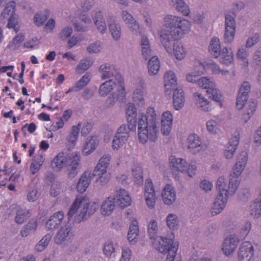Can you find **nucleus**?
I'll list each match as a JSON object with an SVG mask.
<instances>
[{"label":"nucleus","instance_id":"obj_4","mask_svg":"<svg viewBox=\"0 0 261 261\" xmlns=\"http://www.w3.org/2000/svg\"><path fill=\"white\" fill-rule=\"evenodd\" d=\"M99 207L98 202H90L86 196H77L72 204L67 216L69 220L80 223L94 213Z\"/></svg>","mask_w":261,"mask_h":261},{"label":"nucleus","instance_id":"obj_14","mask_svg":"<svg viewBox=\"0 0 261 261\" xmlns=\"http://www.w3.org/2000/svg\"><path fill=\"white\" fill-rule=\"evenodd\" d=\"M234 16V13H232L231 15L228 14L226 15L224 40L226 43L231 42L234 38L236 32Z\"/></svg>","mask_w":261,"mask_h":261},{"label":"nucleus","instance_id":"obj_3","mask_svg":"<svg viewBox=\"0 0 261 261\" xmlns=\"http://www.w3.org/2000/svg\"><path fill=\"white\" fill-rule=\"evenodd\" d=\"M138 138L144 144L148 140L155 141L159 134L157 115L153 107L147 109L146 115H139L138 117Z\"/></svg>","mask_w":261,"mask_h":261},{"label":"nucleus","instance_id":"obj_47","mask_svg":"<svg viewBox=\"0 0 261 261\" xmlns=\"http://www.w3.org/2000/svg\"><path fill=\"white\" fill-rule=\"evenodd\" d=\"M250 214L254 218H258L261 215V200L254 201L250 205Z\"/></svg>","mask_w":261,"mask_h":261},{"label":"nucleus","instance_id":"obj_43","mask_svg":"<svg viewBox=\"0 0 261 261\" xmlns=\"http://www.w3.org/2000/svg\"><path fill=\"white\" fill-rule=\"evenodd\" d=\"M172 2L177 11L185 15L189 14L190 9L183 0H172Z\"/></svg>","mask_w":261,"mask_h":261},{"label":"nucleus","instance_id":"obj_56","mask_svg":"<svg viewBox=\"0 0 261 261\" xmlns=\"http://www.w3.org/2000/svg\"><path fill=\"white\" fill-rule=\"evenodd\" d=\"M48 16L49 13L48 11L46 12V14L44 15L37 13L34 17L35 23L38 26L42 25L43 23L47 20Z\"/></svg>","mask_w":261,"mask_h":261},{"label":"nucleus","instance_id":"obj_44","mask_svg":"<svg viewBox=\"0 0 261 261\" xmlns=\"http://www.w3.org/2000/svg\"><path fill=\"white\" fill-rule=\"evenodd\" d=\"M188 148H196L200 146L201 144L199 137L196 134H191L188 138Z\"/></svg>","mask_w":261,"mask_h":261},{"label":"nucleus","instance_id":"obj_42","mask_svg":"<svg viewBox=\"0 0 261 261\" xmlns=\"http://www.w3.org/2000/svg\"><path fill=\"white\" fill-rule=\"evenodd\" d=\"M142 52L143 57L147 60L151 55L150 43L147 37L143 36L141 42Z\"/></svg>","mask_w":261,"mask_h":261},{"label":"nucleus","instance_id":"obj_25","mask_svg":"<svg viewBox=\"0 0 261 261\" xmlns=\"http://www.w3.org/2000/svg\"><path fill=\"white\" fill-rule=\"evenodd\" d=\"M157 230L158 224L156 221L155 220L150 221L148 226V232L151 240L157 241L156 243L155 242H153V243L154 244L155 247L159 245V242L161 241V238H163L165 239V240H168L173 236L174 237L173 232H171L170 233L169 239L164 237H156Z\"/></svg>","mask_w":261,"mask_h":261},{"label":"nucleus","instance_id":"obj_32","mask_svg":"<svg viewBox=\"0 0 261 261\" xmlns=\"http://www.w3.org/2000/svg\"><path fill=\"white\" fill-rule=\"evenodd\" d=\"M45 161V155L43 154L36 155L32 160L30 165V172L32 175L37 173L41 169Z\"/></svg>","mask_w":261,"mask_h":261},{"label":"nucleus","instance_id":"obj_46","mask_svg":"<svg viewBox=\"0 0 261 261\" xmlns=\"http://www.w3.org/2000/svg\"><path fill=\"white\" fill-rule=\"evenodd\" d=\"M30 216V213L29 211L21 209L17 211L15 217V221L18 224H22L26 221Z\"/></svg>","mask_w":261,"mask_h":261},{"label":"nucleus","instance_id":"obj_16","mask_svg":"<svg viewBox=\"0 0 261 261\" xmlns=\"http://www.w3.org/2000/svg\"><path fill=\"white\" fill-rule=\"evenodd\" d=\"M113 199L117 205L121 208L129 206L132 202V199L128 193L122 189H120L116 191Z\"/></svg>","mask_w":261,"mask_h":261},{"label":"nucleus","instance_id":"obj_50","mask_svg":"<svg viewBox=\"0 0 261 261\" xmlns=\"http://www.w3.org/2000/svg\"><path fill=\"white\" fill-rule=\"evenodd\" d=\"M90 75L86 73L84 75L80 80L76 82L75 84L76 89V92H77L84 87H85L90 81Z\"/></svg>","mask_w":261,"mask_h":261},{"label":"nucleus","instance_id":"obj_33","mask_svg":"<svg viewBox=\"0 0 261 261\" xmlns=\"http://www.w3.org/2000/svg\"><path fill=\"white\" fill-rule=\"evenodd\" d=\"M139 233V226L136 219H133L127 234V239L130 243L136 242Z\"/></svg>","mask_w":261,"mask_h":261},{"label":"nucleus","instance_id":"obj_8","mask_svg":"<svg viewBox=\"0 0 261 261\" xmlns=\"http://www.w3.org/2000/svg\"><path fill=\"white\" fill-rule=\"evenodd\" d=\"M209 51L215 58L220 57V62L226 66H228L233 61V54L230 48L225 47L221 51L219 39L217 37L212 39L208 47Z\"/></svg>","mask_w":261,"mask_h":261},{"label":"nucleus","instance_id":"obj_36","mask_svg":"<svg viewBox=\"0 0 261 261\" xmlns=\"http://www.w3.org/2000/svg\"><path fill=\"white\" fill-rule=\"evenodd\" d=\"M206 93L209 97L219 102L220 106L221 107H222V103L221 102L222 95L220 91L216 88L215 84H214L213 86L206 89Z\"/></svg>","mask_w":261,"mask_h":261},{"label":"nucleus","instance_id":"obj_5","mask_svg":"<svg viewBox=\"0 0 261 261\" xmlns=\"http://www.w3.org/2000/svg\"><path fill=\"white\" fill-rule=\"evenodd\" d=\"M81 161L79 152L68 153L61 151L59 152L51 160L50 165L53 170L60 172L63 169L68 171L69 177L72 178L77 174V169Z\"/></svg>","mask_w":261,"mask_h":261},{"label":"nucleus","instance_id":"obj_17","mask_svg":"<svg viewBox=\"0 0 261 261\" xmlns=\"http://www.w3.org/2000/svg\"><path fill=\"white\" fill-rule=\"evenodd\" d=\"M250 91V86L248 82L242 84L238 95L236 106L238 109L241 110L248 99V93Z\"/></svg>","mask_w":261,"mask_h":261},{"label":"nucleus","instance_id":"obj_31","mask_svg":"<svg viewBox=\"0 0 261 261\" xmlns=\"http://www.w3.org/2000/svg\"><path fill=\"white\" fill-rule=\"evenodd\" d=\"M115 207V202L111 197H107L102 203L100 211L102 215L110 216Z\"/></svg>","mask_w":261,"mask_h":261},{"label":"nucleus","instance_id":"obj_51","mask_svg":"<svg viewBox=\"0 0 261 261\" xmlns=\"http://www.w3.org/2000/svg\"><path fill=\"white\" fill-rule=\"evenodd\" d=\"M92 63L93 62L90 59H83L81 61L80 64L77 66L76 70L80 73H83L92 65Z\"/></svg>","mask_w":261,"mask_h":261},{"label":"nucleus","instance_id":"obj_45","mask_svg":"<svg viewBox=\"0 0 261 261\" xmlns=\"http://www.w3.org/2000/svg\"><path fill=\"white\" fill-rule=\"evenodd\" d=\"M114 67L109 64H104L100 66L99 68L100 71L102 73V79L105 80L107 78L111 77L114 75V72L112 70Z\"/></svg>","mask_w":261,"mask_h":261},{"label":"nucleus","instance_id":"obj_39","mask_svg":"<svg viewBox=\"0 0 261 261\" xmlns=\"http://www.w3.org/2000/svg\"><path fill=\"white\" fill-rule=\"evenodd\" d=\"M173 50L174 55L178 60H182L186 56L187 50L181 43L178 41L174 43Z\"/></svg>","mask_w":261,"mask_h":261},{"label":"nucleus","instance_id":"obj_10","mask_svg":"<svg viewBox=\"0 0 261 261\" xmlns=\"http://www.w3.org/2000/svg\"><path fill=\"white\" fill-rule=\"evenodd\" d=\"M187 162L185 160L176 158L173 155H171L169 158V165L172 171L173 174L175 176V178H177L176 172H180L181 173H187L189 176L192 177L195 175L196 171V166L195 164H190L187 166Z\"/></svg>","mask_w":261,"mask_h":261},{"label":"nucleus","instance_id":"obj_63","mask_svg":"<svg viewBox=\"0 0 261 261\" xmlns=\"http://www.w3.org/2000/svg\"><path fill=\"white\" fill-rule=\"evenodd\" d=\"M40 196V193L36 189L30 191L27 195V198L29 201L34 202L37 200Z\"/></svg>","mask_w":261,"mask_h":261},{"label":"nucleus","instance_id":"obj_53","mask_svg":"<svg viewBox=\"0 0 261 261\" xmlns=\"http://www.w3.org/2000/svg\"><path fill=\"white\" fill-rule=\"evenodd\" d=\"M167 225L171 229H175L178 224V218L176 215L172 214H169L167 217Z\"/></svg>","mask_w":261,"mask_h":261},{"label":"nucleus","instance_id":"obj_6","mask_svg":"<svg viewBox=\"0 0 261 261\" xmlns=\"http://www.w3.org/2000/svg\"><path fill=\"white\" fill-rule=\"evenodd\" d=\"M115 79L106 81L101 85L99 90V93L101 96L107 95L112 90L115 91L112 93V102L110 105L113 106L114 102L116 100H122L125 97L124 80L122 76L116 72Z\"/></svg>","mask_w":261,"mask_h":261},{"label":"nucleus","instance_id":"obj_18","mask_svg":"<svg viewBox=\"0 0 261 261\" xmlns=\"http://www.w3.org/2000/svg\"><path fill=\"white\" fill-rule=\"evenodd\" d=\"M145 196L147 205L153 208L155 204V190L151 179H147L145 185Z\"/></svg>","mask_w":261,"mask_h":261},{"label":"nucleus","instance_id":"obj_29","mask_svg":"<svg viewBox=\"0 0 261 261\" xmlns=\"http://www.w3.org/2000/svg\"><path fill=\"white\" fill-rule=\"evenodd\" d=\"M195 98L196 105L201 111L208 112L212 110L213 107L211 103L204 96L198 92L194 94Z\"/></svg>","mask_w":261,"mask_h":261},{"label":"nucleus","instance_id":"obj_28","mask_svg":"<svg viewBox=\"0 0 261 261\" xmlns=\"http://www.w3.org/2000/svg\"><path fill=\"white\" fill-rule=\"evenodd\" d=\"M121 17L123 20L136 35L141 33L140 31H138L139 30L138 24L130 14L126 11H123L121 13Z\"/></svg>","mask_w":261,"mask_h":261},{"label":"nucleus","instance_id":"obj_41","mask_svg":"<svg viewBox=\"0 0 261 261\" xmlns=\"http://www.w3.org/2000/svg\"><path fill=\"white\" fill-rule=\"evenodd\" d=\"M100 12L96 13L95 14L93 20L95 24L96 25L97 30L101 33H103L107 30V26L105 21H104L102 15Z\"/></svg>","mask_w":261,"mask_h":261},{"label":"nucleus","instance_id":"obj_19","mask_svg":"<svg viewBox=\"0 0 261 261\" xmlns=\"http://www.w3.org/2000/svg\"><path fill=\"white\" fill-rule=\"evenodd\" d=\"M125 114L128 128L130 130H135L137 126V109L134 104H128L125 110Z\"/></svg>","mask_w":261,"mask_h":261},{"label":"nucleus","instance_id":"obj_60","mask_svg":"<svg viewBox=\"0 0 261 261\" xmlns=\"http://www.w3.org/2000/svg\"><path fill=\"white\" fill-rule=\"evenodd\" d=\"M133 99L136 102L138 103L144 104V97L143 92L141 89H136L133 93Z\"/></svg>","mask_w":261,"mask_h":261},{"label":"nucleus","instance_id":"obj_22","mask_svg":"<svg viewBox=\"0 0 261 261\" xmlns=\"http://www.w3.org/2000/svg\"><path fill=\"white\" fill-rule=\"evenodd\" d=\"M205 72V67L202 63L196 61L194 63L193 71L186 76L187 81L191 83L198 82V76Z\"/></svg>","mask_w":261,"mask_h":261},{"label":"nucleus","instance_id":"obj_64","mask_svg":"<svg viewBox=\"0 0 261 261\" xmlns=\"http://www.w3.org/2000/svg\"><path fill=\"white\" fill-rule=\"evenodd\" d=\"M131 255L132 251L130 249L127 248H123L120 261H129Z\"/></svg>","mask_w":261,"mask_h":261},{"label":"nucleus","instance_id":"obj_20","mask_svg":"<svg viewBox=\"0 0 261 261\" xmlns=\"http://www.w3.org/2000/svg\"><path fill=\"white\" fill-rule=\"evenodd\" d=\"M239 133L236 132L234 135L229 140L228 145L224 150V154L226 159H230L233 157L239 144Z\"/></svg>","mask_w":261,"mask_h":261},{"label":"nucleus","instance_id":"obj_59","mask_svg":"<svg viewBox=\"0 0 261 261\" xmlns=\"http://www.w3.org/2000/svg\"><path fill=\"white\" fill-rule=\"evenodd\" d=\"M215 84L213 81H211L210 79L206 77H202L198 80V85L204 89H207L211 86Z\"/></svg>","mask_w":261,"mask_h":261},{"label":"nucleus","instance_id":"obj_38","mask_svg":"<svg viewBox=\"0 0 261 261\" xmlns=\"http://www.w3.org/2000/svg\"><path fill=\"white\" fill-rule=\"evenodd\" d=\"M148 71L150 74H156L160 68V62L156 56L150 58L148 65Z\"/></svg>","mask_w":261,"mask_h":261},{"label":"nucleus","instance_id":"obj_62","mask_svg":"<svg viewBox=\"0 0 261 261\" xmlns=\"http://www.w3.org/2000/svg\"><path fill=\"white\" fill-rule=\"evenodd\" d=\"M93 127L91 123L86 122L81 125V134L83 136H86L91 131Z\"/></svg>","mask_w":261,"mask_h":261},{"label":"nucleus","instance_id":"obj_7","mask_svg":"<svg viewBox=\"0 0 261 261\" xmlns=\"http://www.w3.org/2000/svg\"><path fill=\"white\" fill-rule=\"evenodd\" d=\"M165 88L166 91L174 90L173 93V106L175 110L181 109L185 104V93L182 89H176L177 79L172 71L166 72L164 76Z\"/></svg>","mask_w":261,"mask_h":261},{"label":"nucleus","instance_id":"obj_27","mask_svg":"<svg viewBox=\"0 0 261 261\" xmlns=\"http://www.w3.org/2000/svg\"><path fill=\"white\" fill-rule=\"evenodd\" d=\"M64 217L63 212L59 211L53 215L46 222L45 227L49 229H54L57 228L62 223Z\"/></svg>","mask_w":261,"mask_h":261},{"label":"nucleus","instance_id":"obj_9","mask_svg":"<svg viewBox=\"0 0 261 261\" xmlns=\"http://www.w3.org/2000/svg\"><path fill=\"white\" fill-rule=\"evenodd\" d=\"M110 160L111 156L109 154L104 155L100 158L93 172L91 173V179L95 178L96 181H99L101 184L108 182L110 175L107 172V168Z\"/></svg>","mask_w":261,"mask_h":261},{"label":"nucleus","instance_id":"obj_61","mask_svg":"<svg viewBox=\"0 0 261 261\" xmlns=\"http://www.w3.org/2000/svg\"><path fill=\"white\" fill-rule=\"evenodd\" d=\"M114 252L115 248L113 243L110 241L106 242L103 247L105 254L107 256H111Z\"/></svg>","mask_w":261,"mask_h":261},{"label":"nucleus","instance_id":"obj_34","mask_svg":"<svg viewBox=\"0 0 261 261\" xmlns=\"http://www.w3.org/2000/svg\"><path fill=\"white\" fill-rule=\"evenodd\" d=\"M132 174L134 177V182L137 185H142L143 183V170L141 165L136 163L132 167Z\"/></svg>","mask_w":261,"mask_h":261},{"label":"nucleus","instance_id":"obj_57","mask_svg":"<svg viewBox=\"0 0 261 261\" xmlns=\"http://www.w3.org/2000/svg\"><path fill=\"white\" fill-rule=\"evenodd\" d=\"M257 104V101L256 99H254L248 103V106L246 110V115L248 116V119H250V118L256 111Z\"/></svg>","mask_w":261,"mask_h":261},{"label":"nucleus","instance_id":"obj_21","mask_svg":"<svg viewBox=\"0 0 261 261\" xmlns=\"http://www.w3.org/2000/svg\"><path fill=\"white\" fill-rule=\"evenodd\" d=\"M238 239L234 235H230L226 238L222 248L224 254L226 255H229L233 253L238 246Z\"/></svg>","mask_w":261,"mask_h":261},{"label":"nucleus","instance_id":"obj_48","mask_svg":"<svg viewBox=\"0 0 261 261\" xmlns=\"http://www.w3.org/2000/svg\"><path fill=\"white\" fill-rule=\"evenodd\" d=\"M216 119L217 120H210L206 123L207 129L208 131L211 133H216L219 129V127L221 121L217 118Z\"/></svg>","mask_w":261,"mask_h":261},{"label":"nucleus","instance_id":"obj_23","mask_svg":"<svg viewBox=\"0 0 261 261\" xmlns=\"http://www.w3.org/2000/svg\"><path fill=\"white\" fill-rule=\"evenodd\" d=\"M173 124V115L170 111H166L162 115L161 130L163 134L168 135L171 130Z\"/></svg>","mask_w":261,"mask_h":261},{"label":"nucleus","instance_id":"obj_52","mask_svg":"<svg viewBox=\"0 0 261 261\" xmlns=\"http://www.w3.org/2000/svg\"><path fill=\"white\" fill-rule=\"evenodd\" d=\"M37 227V223L36 221H30L21 230V236L27 237L31 231H35Z\"/></svg>","mask_w":261,"mask_h":261},{"label":"nucleus","instance_id":"obj_37","mask_svg":"<svg viewBox=\"0 0 261 261\" xmlns=\"http://www.w3.org/2000/svg\"><path fill=\"white\" fill-rule=\"evenodd\" d=\"M81 127V124L80 123L77 125L72 126L71 131L66 138L68 142L71 144H75L79 136Z\"/></svg>","mask_w":261,"mask_h":261},{"label":"nucleus","instance_id":"obj_49","mask_svg":"<svg viewBox=\"0 0 261 261\" xmlns=\"http://www.w3.org/2000/svg\"><path fill=\"white\" fill-rule=\"evenodd\" d=\"M51 238V236L49 234H47L44 236L40 241L35 247V248L38 251H43L48 245L49 241Z\"/></svg>","mask_w":261,"mask_h":261},{"label":"nucleus","instance_id":"obj_55","mask_svg":"<svg viewBox=\"0 0 261 261\" xmlns=\"http://www.w3.org/2000/svg\"><path fill=\"white\" fill-rule=\"evenodd\" d=\"M109 29L112 37L115 40H118L121 36V28L118 24L110 23Z\"/></svg>","mask_w":261,"mask_h":261},{"label":"nucleus","instance_id":"obj_26","mask_svg":"<svg viewBox=\"0 0 261 261\" xmlns=\"http://www.w3.org/2000/svg\"><path fill=\"white\" fill-rule=\"evenodd\" d=\"M163 200L166 204L170 205L176 199V192L174 188L169 184L165 187L162 192Z\"/></svg>","mask_w":261,"mask_h":261},{"label":"nucleus","instance_id":"obj_15","mask_svg":"<svg viewBox=\"0 0 261 261\" xmlns=\"http://www.w3.org/2000/svg\"><path fill=\"white\" fill-rule=\"evenodd\" d=\"M129 137L126 131V126L121 125L117 130V132L113 140V148L118 150L123 146Z\"/></svg>","mask_w":261,"mask_h":261},{"label":"nucleus","instance_id":"obj_2","mask_svg":"<svg viewBox=\"0 0 261 261\" xmlns=\"http://www.w3.org/2000/svg\"><path fill=\"white\" fill-rule=\"evenodd\" d=\"M165 24L159 33L163 45L168 53L172 51V42L181 38L190 30L191 23L188 20L168 15L165 17Z\"/></svg>","mask_w":261,"mask_h":261},{"label":"nucleus","instance_id":"obj_35","mask_svg":"<svg viewBox=\"0 0 261 261\" xmlns=\"http://www.w3.org/2000/svg\"><path fill=\"white\" fill-rule=\"evenodd\" d=\"M98 143L97 138L95 136L92 137L86 141L83 147V152L86 155L91 153L96 148Z\"/></svg>","mask_w":261,"mask_h":261},{"label":"nucleus","instance_id":"obj_1","mask_svg":"<svg viewBox=\"0 0 261 261\" xmlns=\"http://www.w3.org/2000/svg\"><path fill=\"white\" fill-rule=\"evenodd\" d=\"M248 161V154L242 151L237 157V162L234 165L230 175L228 189L226 179L223 176L218 178L216 188L218 195L211 210L212 215L214 216L220 213L225 207L229 195H233L238 189L240 182V176L244 170Z\"/></svg>","mask_w":261,"mask_h":261},{"label":"nucleus","instance_id":"obj_24","mask_svg":"<svg viewBox=\"0 0 261 261\" xmlns=\"http://www.w3.org/2000/svg\"><path fill=\"white\" fill-rule=\"evenodd\" d=\"M71 230V227L68 224H66L64 226H62L55 237V242L57 244H61L66 240H70L73 237Z\"/></svg>","mask_w":261,"mask_h":261},{"label":"nucleus","instance_id":"obj_12","mask_svg":"<svg viewBox=\"0 0 261 261\" xmlns=\"http://www.w3.org/2000/svg\"><path fill=\"white\" fill-rule=\"evenodd\" d=\"M16 3L14 1L9 2L3 12L1 16L4 18H8L7 27L9 29H13L16 33H17L19 29L17 27V21L15 17V9Z\"/></svg>","mask_w":261,"mask_h":261},{"label":"nucleus","instance_id":"obj_30","mask_svg":"<svg viewBox=\"0 0 261 261\" xmlns=\"http://www.w3.org/2000/svg\"><path fill=\"white\" fill-rule=\"evenodd\" d=\"M91 179V173L85 171L81 176L77 184V191L80 193L84 192L88 187Z\"/></svg>","mask_w":261,"mask_h":261},{"label":"nucleus","instance_id":"obj_54","mask_svg":"<svg viewBox=\"0 0 261 261\" xmlns=\"http://www.w3.org/2000/svg\"><path fill=\"white\" fill-rule=\"evenodd\" d=\"M24 36L21 34H18L13 39V40L9 44V47L15 49L19 47L22 42L24 41Z\"/></svg>","mask_w":261,"mask_h":261},{"label":"nucleus","instance_id":"obj_11","mask_svg":"<svg viewBox=\"0 0 261 261\" xmlns=\"http://www.w3.org/2000/svg\"><path fill=\"white\" fill-rule=\"evenodd\" d=\"M178 248V244L174 241L173 236L170 239L165 240L161 238L159 245L156 246V249L163 253H168L166 261H174Z\"/></svg>","mask_w":261,"mask_h":261},{"label":"nucleus","instance_id":"obj_58","mask_svg":"<svg viewBox=\"0 0 261 261\" xmlns=\"http://www.w3.org/2000/svg\"><path fill=\"white\" fill-rule=\"evenodd\" d=\"M12 176L6 170H0V186H5L11 180Z\"/></svg>","mask_w":261,"mask_h":261},{"label":"nucleus","instance_id":"obj_13","mask_svg":"<svg viewBox=\"0 0 261 261\" xmlns=\"http://www.w3.org/2000/svg\"><path fill=\"white\" fill-rule=\"evenodd\" d=\"M254 248L251 243L243 242L238 252L239 261H254Z\"/></svg>","mask_w":261,"mask_h":261},{"label":"nucleus","instance_id":"obj_40","mask_svg":"<svg viewBox=\"0 0 261 261\" xmlns=\"http://www.w3.org/2000/svg\"><path fill=\"white\" fill-rule=\"evenodd\" d=\"M204 65L205 67L206 66L207 68L210 69L212 72V73L214 74H221L222 75L224 76L228 74L229 73L228 70L221 69L218 64L212 61H211L209 63H207L205 65Z\"/></svg>","mask_w":261,"mask_h":261}]
</instances>
